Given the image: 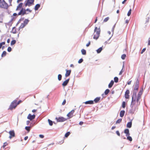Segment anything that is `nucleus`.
Here are the masks:
<instances>
[{"label":"nucleus","instance_id":"obj_47","mask_svg":"<svg viewBox=\"0 0 150 150\" xmlns=\"http://www.w3.org/2000/svg\"><path fill=\"white\" fill-rule=\"evenodd\" d=\"M66 100L65 99H64L63 100V102L62 103V105H64L65 104V103H66Z\"/></svg>","mask_w":150,"mask_h":150},{"label":"nucleus","instance_id":"obj_24","mask_svg":"<svg viewBox=\"0 0 150 150\" xmlns=\"http://www.w3.org/2000/svg\"><path fill=\"white\" fill-rule=\"evenodd\" d=\"M29 20L28 19H25V20L23 23V24H24L26 25H27L28 23L29 22Z\"/></svg>","mask_w":150,"mask_h":150},{"label":"nucleus","instance_id":"obj_43","mask_svg":"<svg viewBox=\"0 0 150 150\" xmlns=\"http://www.w3.org/2000/svg\"><path fill=\"white\" fill-rule=\"evenodd\" d=\"M23 5V3H20L18 4V7H20L21 8H22V7Z\"/></svg>","mask_w":150,"mask_h":150},{"label":"nucleus","instance_id":"obj_23","mask_svg":"<svg viewBox=\"0 0 150 150\" xmlns=\"http://www.w3.org/2000/svg\"><path fill=\"white\" fill-rule=\"evenodd\" d=\"M100 97H97L94 99V101L96 103H97L100 100Z\"/></svg>","mask_w":150,"mask_h":150},{"label":"nucleus","instance_id":"obj_56","mask_svg":"<svg viewBox=\"0 0 150 150\" xmlns=\"http://www.w3.org/2000/svg\"><path fill=\"white\" fill-rule=\"evenodd\" d=\"M36 111H37V110H35V109L33 110H32V112H36Z\"/></svg>","mask_w":150,"mask_h":150},{"label":"nucleus","instance_id":"obj_7","mask_svg":"<svg viewBox=\"0 0 150 150\" xmlns=\"http://www.w3.org/2000/svg\"><path fill=\"white\" fill-rule=\"evenodd\" d=\"M34 0H27L26 1H25V6L26 7L27 6H30L34 4Z\"/></svg>","mask_w":150,"mask_h":150},{"label":"nucleus","instance_id":"obj_45","mask_svg":"<svg viewBox=\"0 0 150 150\" xmlns=\"http://www.w3.org/2000/svg\"><path fill=\"white\" fill-rule=\"evenodd\" d=\"M83 61V60L82 59H80L78 61V62L79 63H82Z\"/></svg>","mask_w":150,"mask_h":150},{"label":"nucleus","instance_id":"obj_11","mask_svg":"<svg viewBox=\"0 0 150 150\" xmlns=\"http://www.w3.org/2000/svg\"><path fill=\"white\" fill-rule=\"evenodd\" d=\"M35 115H32L30 114H29L27 118L30 120H32L35 119Z\"/></svg>","mask_w":150,"mask_h":150},{"label":"nucleus","instance_id":"obj_44","mask_svg":"<svg viewBox=\"0 0 150 150\" xmlns=\"http://www.w3.org/2000/svg\"><path fill=\"white\" fill-rule=\"evenodd\" d=\"M22 8H21L20 7H18V6H17V8L16 9V11H18L21 10Z\"/></svg>","mask_w":150,"mask_h":150},{"label":"nucleus","instance_id":"obj_22","mask_svg":"<svg viewBox=\"0 0 150 150\" xmlns=\"http://www.w3.org/2000/svg\"><path fill=\"white\" fill-rule=\"evenodd\" d=\"M25 26V25L24 24H23V23H22L19 28V30H20L21 29L23 28Z\"/></svg>","mask_w":150,"mask_h":150},{"label":"nucleus","instance_id":"obj_64","mask_svg":"<svg viewBox=\"0 0 150 150\" xmlns=\"http://www.w3.org/2000/svg\"><path fill=\"white\" fill-rule=\"evenodd\" d=\"M148 45H150V40H149L148 41Z\"/></svg>","mask_w":150,"mask_h":150},{"label":"nucleus","instance_id":"obj_54","mask_svg":"<svg viewBox=\"0 0 150 150\" xmlns=\"http://www.w3.org/2000/svg\"><path fill=\"white\" fill-rule=\"evenodd\" d=\"M83 124V122H80L79 123V124L80 125H82Z\"/></svg>","mask_w":150,"mask_h":150},{"label":"nucleus","instance_id":"obj_9","mask_svg":"<svg viewBox=\"0 0 150 150\" xmlns=\"http://www.w3.org/2000/svg\"><path fill=\"white\" fill-rule=\"evenodd\" d=\"M74 112V110H73L67 115V116L68 117V119L71 118L73 116V114Z\"/></svg>","mask_w":150,"mask_h":150},{"label":"nucleus","instance_id":"obj_1","mask_svg":"<svg viewBox=\"0 0 150 150\" xmlns=\"http://www.w3.org/2000/svg\"><path fill=\"white\" fill-rule=\"evenodd\" d=\"M139 81L137 79L136 81L134 88L133 95L132 98V103L135 101V100L134 99V97L135 98L136 97V93L139 88Z\"/></svg>","mask_w":150,"mask_h":150},{"label":"nucleus","instance_id":"obj_28","mask_svg":"<svg viewBox=\"0 0 150 150\" xmlns=\"http://www.w3.org/2000/svg\"><path fill=\"white\" fill-rule=\"evenodd\" d=\"M127 139L128 140H129L130 141H132V139L131 137L129 136H127Z\"/></svg>","mask_w":150,"mask_h":150},{"label":"nucleus","instance_id":"obj_63","mask_svg":"<svg viewBox=\"0 0 150 150\" xmlns=\"http://www.w3.org/2000/svg\"><path fill=\"white\" fill-rule=\"evenodd\" d=\"M70 67H74V65L73 64H71L70 65Z\"/></svg>","mask_w":150,"mask_h":150},{"label":"nucleus","instance_id":"obj_40","mask_svg":"<svg viewBox=\"0 0 150 150\" xmlns=\"http://www.w3.org/2000/svg\"><path fill=\"white\" fill-rule=\"evenodd\" d=\"M126 57V55L124 54L122 55L121 56V58L122 59H124Z\"/></svg>","mask_w":150,"mask_h":150},{"label":"nucleus","instance_id":"obj_5","mask_svg":"<svg viewBox=\"0 0 150 150\" xmlns=\"http://www.w3.org/2000/svg\"><path fill=\"white\" fill-rule=\"evenodd\" d=\"M8 7V4L5 2L4 0H0V7L7 9Z\"/></svg>","mask_w":150,"mask_h":150},{"label":"nucleus","instance_id":"obj_41","mask_svg":"<svg viewBox=\"0 0 150 150\" xmlns=\"http://www.w3.org/2000/svg\"><path fill=\"white\" fill-rule=\"evenodd\" d=\"M131 11H132L131 9H130L127 13V16H130V15H131Z\"/></svg>","mask_w":150,"mask_h":150},{"label":"nucleus","instance_id":"obj_13","mask_svg":"<svg viewBox=\"0 0 150 150\" xmlns=\"http://www.w3.org/2000/svg\"><path fill=\"white\" fill-rule=\"evenodd\" d=\"M66 73L65 74V76L66 77H67L69 76L70 75L71 73V70H66Z\"/></svg>","mask_w":150,"mask_h":150},{"label":"nucleus","instance_id":"obj_3","mask_svg":"<svg viewBox=\"0 0 150 150\" xmlns=\"http://www.w3.org/2000/svg\"><path fill=\"white\" fill-rule=\"evenodd\" d=\"M32 11L30 10L29 8H27L26 9L22 8L20 10V11L18 14V16L21 15L23 16L24 15H27L29 13H31Z\"/></svg>","mask_w":150,"mask_h":150},{"label":"nucleus","instance_id":"obj_39","mask_svg":"<svg viewBox=\"0 0 150 150\" xmlns=\"http://www.w3.org/2000/svg\"><path fill=\"white\" fill-rule=\"evenodd\" d=\"M5 44V42H4L0 43V49L1 48L3 45H4Z\"/></svg>","mask_w":150,"mask_h":150},{"label":"nucleus","instance_id":"obj_53","mask_svg":"<svg viewBox=\"0 0 150 150\" xmlns=\"http://www.w3.org/2000/svg\"><path fill=\"white\" fill-rule=\"evenodd\" d=\"M39 137L41 138H43L44 137V136L43 135L41 134L40 135Z\"/></svg>","mask_w":150,"mask_h":150},{"label":"nucleus","instance_id":"obj_58","mask_svg":"<svg viewBox=\"0 0 150 150\" xmlns=\"http://www.w3.org/2000/svg\"><path fill=\"white\" fill-rule=\"evenodd\" d=\"M28 136H26V137H25L24 138V140H26L28 139Z\"/></svg>","mask_w":150,"mask_h":150},{"label":"nucleus","instance_id":"obj_46","mask_svg":"<svg viewBox=\"0 0 150 150\" xmlns=\"http://www.w3.org/2000/svg\"><path fill=\"white\" fill-rule=\"evenodd\" d=\"M7 50L8 52H10L11 50V47H8L7 49Z\"/></svg>","mask_w":150,"mask_h":150},{"label":"nucleus","instance_id":"obj_52","mask_svg":"<svg viewBox=\"0 0 150 150\" xmlns=\"http://www.w3.org/2000/svg\"><path fill=\"white\" fill-rule=\"evenodd\" d=\"M22 102V101H21V100H19V101L17 103V105H18L20 103H21V102Z\"/></svg>","mask_w":150,"mask_h":150},{"label":"nucleus","instance_id":"obj_25","mask_svg":"<svg viewBox=\"0 0 150 150\" xmlns=\"http://www.w3.org/2000/svg\"><path fill=\"white\" fill-rule=\"evenodd\" d=\"M103 48L102 47H100L98 50H97L96 51L98 53H99L101 52V51L102 50Z\"/></svg>","mask_w":150,"mask_h":150},{"label":"nucleus","instance_id":"obj_33","mask_svg":"<svg viewBox=\"0 0 150 150\" xmlns=\"http://www.w3.org/2000/svg\"><path fill=\"white\" fill-rule=\"evenodd\" d=\"M114 81L115 83H117V82H118V77H115L114 78Z\"/></svg>","mask_w":150,"mask_h":150},{"label":"nucleus","instance_id":"obj_4","mask_svg":"<svg viewBox=\"0 0 150 150\" xmlns=\"http://www.w3.org/2000/svg\"><path fill=\"white\" fill-rule=\"evenodd\" d=\"M143 92V89H142L139 91L137 96L136 103L137 105H139L140 103V100L141 98V96Z\"/></svg>","mask_w":150,"mask_h":150},{"label":"nucleus","instance_id":"obj_16","mask_svg":"<svg viewBox=\"0 0 150 150\" xmlns=\"http://www.w3.org/2000/svg\"><path fill=\"white\" fill-rule=\"evenodd\" d=\"M84 103L86 104H93V100H89L84 102Z\"/></svg>","mask_w":150,"mask_h":150},{"label":"nucleus","instance_id":"obj_50","mask_svg":"<svg viewBox=\"0 0 150 150\" xmlns=\"http://www.w3.org/2000/svg\"><path fill=\"white\" fill-rule=\"evenodd\" d=\"M90 43H91V42H90V41H89L88 42V43L87 44H86V46L88 47V46H89V45H90Z\"/></svg>","mask_w":150,"mask_h":150},{"label":"nucleus","instance_id":"obj_29","mask_svg":"<svg viewBox=\"0 0 150 150\" xmlns=\"http://www.w3.org/2000/svg\"><path fill=\"white\" fill-rule=\"evenodd\" d=\"M122 119H121V118L119 119L116 121V123L117 124H118V123H120L122 121Z\"/></svg>","mask_w":150,"mask_h":150},{"label":"nucleus","instance_id":"obj_59","mask_svg":"<svg viewBox=\"0 0 150 150\" xmlns=\"http://www.w3.org/2000/svg\"><path fill=\"white\" fill-rule=\"evenodd\" d=\"M17 15H18V14H17L16 13H14L13 14V16H16Z\"/></svg>","mask_w":150,"mask_h":150},{"label":"nucleus","instance_id":"obj_2","mask_svg":"<svg viewBox=\"0 0 150 150\" xmlns=\"http://www.w3.org/2000/svg\"><path fill=\"white\" fill-rule=\"evenodd\" d=\"M100 28H98L97 27H95L94 30V32L93 34V38L96 40H97L100 36Z\"/></svg>","mask_w":150,"mask_h":150},{"label":"nucleus","instance_id":"obj_17","mask_svg":"<svg viewBox=\"0 0 150 150\" xmlns=\"http://www.w3.org/2000/svg\"><path fill=\"white\" fill-rule=\"evenodd\" d=\"M125 111L124 110H121L120 112V116L121 117H122L124 115Z\"/></svg>","mask_w":150,"mask_h":150},{"label":"nucleus","instance_id":"obj_36","mask_svg":"<svg viewBox=\"0 0 150 150\" xmlns=\"http://www.w3.org/2000/svg\"><path fill=\"white\" fill-rule=\"evenodd\" d=\"M8 145V143L6 142L4 143L3 144V145L2 146V147L3 148H4L6 146Z\"/></svg>","mask_w":150,"mask_h":150},{"label":"nucleus","instance_id":"obj_49","mask_svg":"<svg viewBox=\"0 0 150 150\" xmlns=\"http://www.w3.org/2000/svg\"><path fill=\"white\" fill-rule=\"evenodd\" d=\"M146 48H144L143 49L141 52V54H142L143 53V52L145 51L146 50Z\"/></svg>","mask_w":150,"mask_h":150},{"label":"nucleus","instance_id":"obj_62","mask_svg":"<svg viewBox=\"0 0 150 150\" xmlns=\"http://www.w3.org/2000/svg\"><path fill=\"white\" fill-rule=\"evenodd\" d=\"M10 40L9 39H8L7 40V42L8 43H9L10 42Z\"/></svg>","mask_w":150,"mask_h":150},{"label":"nucleus","instance_id":"obj_42","mask_svg":"<svg viewBox=\"0 0 150 150\" xmlns=\"http://www.w3.org/2000/svg\"><path fill=\"white\" fill-rule=\"evenodd\" d=\"M30 127H25V129L28 132H29L30 131Z\"/></svg>","mask_w":150,"mask_h":150},{"label":"nucleus","instance_id":"obj_14","mask_svg":"<svg viewBox=\"0 0 150 150\" xmlns=\"http://www.w3.org/2000/svg\"><path fill=\"white\" fill-rule=\"evenodd\" d=\"M69 79L64 81L62 83V86L64 87L67 86L69 81Z\"/></svg>","mask_w":150,"mask_h":150},{"label":"nucleus","instance_id":"obj_10","mask_svg":"<svg viewBox=\"0 0 150 150\" xmlns=\"http://www.w3.org/2000/svg\"><path fill=\"white\" fill-rule=\"evenodd\" d=\"M9 133L10 134L9 138L11 139L12 138L14 137L15 136V134L13 130L10 131L9 132Z\"/></svg>","mask_w":150,"mask_h":150},{"label":"nucleus","instance_id":"obj_32","mask_svg":"<svg viewBox=\"0 0 150 150\" xmlns=\"http://www.w3.org/2000/svg\"><path fill=\"white\" fill-rule=\"evenodd\" d=\"M62 76L61 74H59L58 76V79L59 81H60L62 79Z\"/></svg>","mask_w":150,"mask_h":150},{"label":"nucleus","instance_id":"obj_19","mask_svg":"<svg viewBox=\"0 0 150 150\" xmlns=\"http://www.w3.org/2000/svg\"><path fill=\"white\" fill-rule=\"evenodd\" d=\"M17 30L16 29V28L15 27H13L12 29V30L11 31V32L12 33H13L15 34L16 33Z\"/></svg>","mask_w":150,"mask_h":150},{"label":"nucleus","instance_id":"obj_57","mask_svg":"<svg viewBox=\"0 0 150 150\" xmlns=\"http://www.w3.org/2000/svg\"><path fill=\"white\" fill-rule=\"evenodd\" d=\"M131 81H129L128 82H127V84H128V85H129V84H131Z\"/></svg>","mask_w":150,"mask_h":150},{"label":"nucleus","instance_id":"obj_34","mask_svg":"<svg viewBox=\"0 0 150 150\" xmlns=\"http://www.w3.org/2000/svg\"><path fill=\"white\" fill-rule=\"evenodd\" d=\"M70 132H67V133H66L65 135V137H67L68 136L70 135Z\"/></svg>","mask_w":150,"mask_h":150},{"label":"nucleus","instance_id":"obj_48","mask_svg":"<svg viewBox=\"0 0 150 150\" xmlns=\"http://www.w3.org/2000/svg\"><path fill=\"white\" fill-rule=\"evenodd\" d=\"M116 133L118 135V136H120V134L119 133V132L118 131H116Z\"/></svg>","mask_w":150,"mask_h":150},{"label":"nucleus","instance_id":"obj_15","mask_svg":"<svg viewBox=\"0 0 150 150\" xmlns=\"http://www.w3.org/2000/svg\"><path fill=\"white\" fill-rule=\"evenodd\" d=\"M124 133L126 134V136H128L130 135V133H129V130L128 129H126L124 130Z\"/></svg>","mask_w":150,"mask_h":150},{"label":"nucleus","instance_id":"obj_21","mask_svg":"<svg viewBox=\"0 0 150 150\" xmlns=\"http://www.w3.org/2000/svg\"><path fill=\"white\" fill-rule=\"evenodd\" d=\"M132 122H128L127 125V127L130 128L132 127Z\"/></svg>","mask_w":150,"mask_h":150},{"label":"nucleus","instance_id":"obj_38","mask_svg":"<svg viewBox=\"0 0 150 150\" xmlns=\"http://www.w3.org/2000/svg\"><path fill=\"white\" fill-rule=\"evenodd\" d=\"M122 107L123 108H125L126 107L125 102L124 101L122 103Z\"/></svg>","mask_w":150,"mask_h":150},{"label":"nucleus","instance_id":"obj_20","mask_svg":"<svg viewBox=\"0 0 150 150\" xmlns=\"http://www.w3.org/2000/svg\"><path fill=\"white\" fill-rule=\"evenodd\" d=\"M40 5L39 4H36L35 7L34 9L36 11L38 10L39 8L40 7Z\"/></svg>","mask_w":150,"mask_h":150},{"label":"nucleus","instance_id":"obj_26","mask_svg":"<svg viewBox=\"0 0 150 150\" xmlns=\"http://www.w3.org/2000/svg\"><path fill=\"white\" fill-rule=\"evenodd\" d=\"M81 52L82 54L83 55H85L86 54V51L84 49H82L81 50Z\"/></svg>","mask_w":150,"mask_h":150},{"label":"nucleus","instance_id":"obj_6","mask_svg":"<svg viewBox=\"0 0 150 150\" xmlns=\"http://www.w3.org/2000/svg\"><path fill=\"white\" fill-rule=\"evenodd\" d=\"M17 100H14L11 103L9 107L8 108L9 110H12L13 109H15L17 106Z\"/></svg>","mask_w":150,"mask_h":150},{"label":"nucleus","instance_id":"obj_55","mask_svg":"<svg viewBox=\"0 0 150 150\" xmlns=\"http://www.w3.org/2000/svg\"><path fill=\"white\" fill-rule=\"evenodd\" d=\"M129 22V20H126L125 21L126 23L128 24Z\"/></svg>","mask_w":150,"mask_h":150},{"label":"nucleus","instance_id":"obj_8","mask_svg":"<svg viewBox=\"0 0 150 150\" xmlns=\"http://www.w3.org/2000/svg\"><path fill=\"white\" fill-rule=\"evenodd\" d=\"M55 119L57 122H63L67 120V119L62 117H56Z\"/></svg>","mask_w":150,"mask_h":150},{"label":"nucleus","instance_id":"obj_27","mask_svg":"<svg viewBox=\"0 0 150 150\" xmlns=\"http://www.w3.org/2000/svg\"><path fill=\"white\" fill-rule=\"evenodd\" d=\"M6 54V52L5 51H4L1 54V57H3L5 56Z\"/></svg>","mask_w":150,"mask_h":150},{"label":"nucleus","instance_id":"obj_12","mask_svg":"<svg viewBox=\"0 0 150 150\" xmlns=\"http://www.w3.org/2000/svg\"><path fill=\"white\" fill-rule=\"evenodd\" d=\"M129 90H127L125 93V97L126 99H129Z\"/></svg>","mask_w":150,"mask_h":150},{"label":"nucleus","instance_id":"obj_61","mask_svg":"<svg viewBox=\"0 0 150 150\" xmlns=\"http://www.w3.org/2000/svg\"><path fill=\"white\" fill-rule=\"evenodd\" d=\"M115 127H116L115 126H113L112 127L111 129H115Z\"/></svg>","mask_w":150,"mask_h":150},{"label":"nucleus","instance_id":"obj_18","mask_svg":"<svg viewBox=\"0 0 150 150\" xmlns=\"http://www.w3.org/2000/svg\"><path fill=\"white\" fill-rule=\"evenodd\" d=\"M114 83V81L113 80L111 81L110 83L108 85V87L109 88H111L112 87Z\"/></svg>","mask_w":150,"mask_h":150},{"label":"nucleus","instance_id":"obj_51","mask_svg":"<svg viewBox=\"0 0 150 150\" xmlns=\"http://www.w3.org/2000/svg\"><path fill=\"white\" fill-rule=\"evenodd\" d=\"M122 72H123L122 69L120 71V72L119 73V75H121L122 74Z\"/></svg>","mask_w":150,"mask_h":150},{"label":"nucleus","instance_id":"obj_30","mask_svg":"<svg viewBox=\"0 0 150 150\" xmlns=\"http://www.w3.org/2000/svg\"><path fill=\"white\" fill-rule=\"evenodd\" d=\"M110 90L109 89H106L105 91V94L106 95L108 94L110 92Z\"/></svg>","mask_w":150,"mask_h":150},{"label":"nucleus","instance_id":"obj_35","mask_svg":"<svg viewBox=\"0 0 150 150\" xmlns=\"http://www.w3.org/2000/svg\"><path fill=\"white\" fill-rule=\"evenodd\" d=\"M48 122H49V125L50 126H52V125H53V122H52L51 120L50 119H48Z\"/></svg>","mask_w":150,"mask_h":150},{"label":"nucleus","instance_id":"obj_31","mask_svg":"<svg viewBox=\"0 0 150 150\" xmlns=\"http://www.w3.org/2000/svg\"><path fill=\"white\" fill-rule=\"evenodd\" d=\"M16 43V40H13L11 41V45H14V44H15Z\"/></svg>","mask_w":150,"mask_h":150},{"label":"nucleus","instance_id":"obj_60","mask_svg":"<svg viewBox=\"0 0 150 150\" xmlns=\"http://www.w3.org/2000/svg\"><path fill=\"white\" fill-rule=\"evenodd\" d=\"M27 125H28L30 123V121H27L26 122Z\"/></svg>","mask_w":150,"mask_h":150},{"label":"nucleus","instance_id":"obj_37","mask_svg":"<svg viewBox=\"0 0 150 150\" xmlns=\"http://www.w3.org/2000/svg\"><path fill=\"white\" fill-rule=\"evenodd\" d=\"M109 19V17H107L106 18L103 20V22H107Z\"/></svg>","mask_w":150,"mask_h":150}]
</instances>
